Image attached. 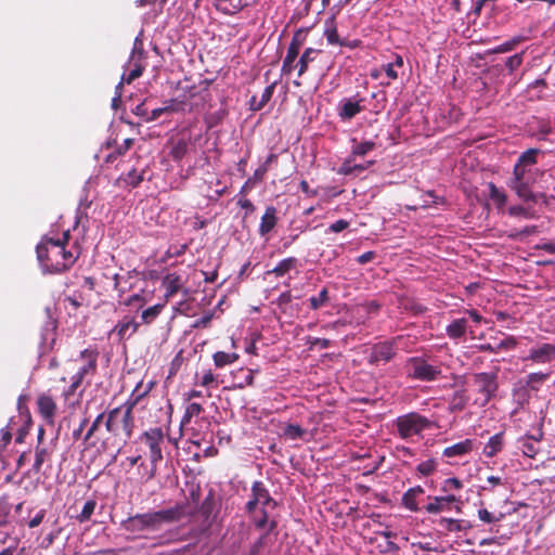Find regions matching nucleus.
Returning <instances> with one entry per match:
<instances>
[{
    "mask_svg": "<svg viewBox=\"0 0 555 555\" xmlns=\"http://www.w3.org/2000/svg\"><path fill=\"white\" fill-rule=\"evenodd\" d=\"M363 111V107L360 104V101L357 102H350L349 101V119L354 117L357 114L361 113Z\"/></svg>",
    "mask_w": 555,
    "mask_h": 555,
    "instance_id": "64",
    "label": "nucleus"
},
{
    "mask_svg": "<svg viewBox=\"0 0 555 555\" xmlns=\"http://www.w3.org/2000/svg\"><path fill=\"white\" fill-rule=\"evenodd\" d=\"M271 532H268V530L262 533L258 540L251 545L250 547V555H258L261 551V548L263 547L264 543H266V540L268 538V535L270 534Z\"/></svg>",
    "mask_w": 555,
    "mask_h": 555,
    "instance_id": "55",
    "label": "nucleus"
},
{
    "mask_svg": "<svg viewBox=\"0 0 555 555\" xmlns=\"http://www.w3.org/2000/svg\"><path fill=\"white\" fill-rule=\"evenodd\" d=\"M395 356V348L391 343L385 341L373 346L370 349V363L378 364L379 362H388Z\"/></svg>",
    "mask_w": 555,
    "mask_h": 555,
    "instance_id": "15",
    "label": "nucleus"
},
{
    "mask_svg": "<svg viewBox=\"0 0 555 555\" xmlns=\"http://www.w3.org/2000/svg\"><path fill=\"white\" fill-rule=\"evenodd\" d=\"M320 50L313 48H307L300 55L298 62L295 64V68H298L297 76L301 77L309 68V65L315 61Z\"/></svg>",
    "mask_w": 555,
    "mask_h": 555,
    "instance_id": "22",
    "label": "nucleus"
},
{
    "mask_svg": "<svg viewBox=\"0 0 555 555\" xmlns=\"http://www.w3.org/2000/svg\"><path fill=\"white\" fill-rule=\"evenodd\" d=\"M284 436L288 439L296 440L301 439L306 434V430L297 424H288L283 431Z\"/></svg>",
    "mask_w": 555,
    "mask_h": 555,
    "instance_id": "40",
    "label": "nucleus"
},
{
    "mask_svg": "<svg viewBox=\"0 0 555 555\" xmlns=\"http://www.w3.org/2000/svg\"><path fill=\"white\" fill-rule=\"evenodd\" d=\"M424 490L422 487L417 486L415 488L409 489L402 498L403 504L406 508L416 512L418 509L417 504L415 502V498L423 493Z\"/></svg>",
    "mask_w": 555,
    "mask_h": 555,
    "instance_id": "30",
    "label": "nucleus"
},
{
    "mask_svg": "<svg viewBox=\"0 0 555 555\" xmlns=\"http://www.w3.org/2000/svg\"><path fill=\"white\" fill-rule=\"evenodd\" d=\"M441 499V496H435L433 501L425 506V509L430 514H437L449 509V506L446 502H440Z\"/></svg>",
    "mask_w": 555,
    "mask_h": 555,
    "instance_id": "46",
    "label": "nucleus"
},
{
    "mask_svg": "<svg viewBox=\"0 0 555 555\" xmlns=\"http://www.w3.org/2000/svg\"><path fill=\"white\" fill-rule=\"evenodd\" d=\"M95 507H96L95 500H88L85 503L80 514L77 516V520L79 522H85V521L90 520L92 514L94 513Z\"/></svg>",
    "mask_w": 555,
    "mask_h": 555,
    "instance_id": "41",
    "label": "nucleus"
},
{
    "mask_svg": "<svg viewBox=\"0 0 555 555\" xmlns=\"http://www.w3.org/2000/svg\"><path fill=\"white\" fill-rule=\"evenodd\" d=\"M538 153H539V150L530 149L520 155L518 163L526 167L531 166L537 163Z\"/></svg>",
    "mask_w": 555,
    "mask_h": 555,
    "instance_id": "48",
    "label": "nucleus"
},
{
    "mask_svg": "<svg viewBox=\"0 0 555 555\" xmlns=\"http://www.w3.org/2000/svg\"><path fill=\"white\" fill-rule=\"evenodd\" d=\"M467 403V397L464 390H459L454 392L451 399V410L461 411L465 408Z\"/></svg>",
    "mask_w": 555,
    "mask_h": 555,
    "instance_id": "43",
    "label": "nucleus"
},
{
    "mask_svg": "<svg viewBox=\"0 0 555 555\" xmlns=\"http://www.w3.org/2000/svg\"><path fill=\"white\" fill-rule=\"evenodd\" d=\"M258 505L263 507L271 506L272 508L278 505V502L271 496L266 485L260 480H256L251 485L249 500L245 505L246 513L249 515L255 514Z\"/></svg>",
    "mask_w": 555,
    "mask_h": 555,
    "instance_id": "7",
    "label": "nucleus"
},
{
    "mask_svg": "<svg viewBox=\"0 0 555 555\" xmlns=\"http://www.w3.org/2000/svg\"><path fill=\"white\" fill-rule=\"evenodd\" d=\"M298 264V259L295 257H288L281 260L278 266L272 270L268 271V274H274L278 278L284 276L291 270L295 269Z\"/></svg>",
    "mask_w": 555,
    "mask_h": 555,
    "instance_id": "24",
    "label": "nucleus"
},
{
    "mask_svg": "<svg viewBox=\"0 0 555 555\" xmlns=\"http://www.w3.org/2000/svg\"><path fill=\"white\" fill-rule=\"evenodd\" d=\"M438 524L441 528L450 532H457L466 529V527L463 525V521L453 518H440Z\"/></svg>",
    "mask_w": 555,
    "mask_h": 555,
    "instance_id": "38",
    "label": "nucleus"
},
{
    "mask_svg": "<svg viewBox=\"0 0 555 555\" xmlns=\"http://www.w3.org/2000/svg\"><path fill=\"white\" fill-rule=\"evenodd\" d=\"M328 300V292L326 288H323L318 296H312L309 299L310 307L313 310H317L324 306V304Z\"/></svg>",
    "mask_w": 555,
    "mask_h": 555,
    "instance_id": "47",
    "label": "nucleus"
},
{
    "mask_svg": "<svg viewBox=\"0 0 555 555\" xmlns=\"http://www.w3.org/2000/svg\"><path fill=\"white\" fill-rule=\"evenodd\" d=\"M511 180H531L529 170H527L526 166L517 163L514 167V177Z\"/></svg>",
    "mask_w": 555,
    "mask_h": 555,
    "instance_id": "50",
    "label": "nucleus"
},
{
    "mask_svg": "<svg viewBox=\"0 0 555 555\" xmlns=\"http://www.w3.org/2000/svg\"><path fill=\"white\" fill-rule=\"evenodd\" d=\"M134 415L122 405L105 413V428L108 437L101 441V448L107 450L111 446L126 443L133 435Z\"/></svg>",
    "mask_w": 555,
    "mask_h": 555,
    "instance_id": "2",
    "label": "nucleus"
},
{
    "mask_svg": "<svg viewBox=\"0 0 555 555\" xmlns=\"http://www.w3.org/2000/svg\"><path fill=\"white\" fill-rule=\"evenodd\" d=\"M203 411H204V408L202 406V404L196 403V402L190 403L186 406V410L182 417L181 424L182 425L189 424L191 422L192 417L198 416Z\"/></svg>",
    "mask_w": 555,
    "mask_h": 555,
    "instance_id": "39",
    "label": "nucleus"
},
{
    "mask_svg": "<svg viewBox=\"0 0 555 555\" xmlns=\"http://www.w3.org/2000/svg\"><path fill=\"white\" fill-rule=\"evenodd\" d=\"M62 262L63 264V272L68 270L77 260L78 254L74 255L72 250H67L66 246L62 245Z\"/></svg>",
    "mask_w": 555,
    "mask_h": 555,
    "instance_id": "45",
    "label": "nucleus"
},
{
    "mask_svg": "<svg viewBox=\"0 0 555 555\" xmlns=\"http://www.w3.org/2000/svg\"><path fill=\"white\" fill-rule=\"evenodd\" d=\"M216 382V377L214 375V373L211 372V370H208L206 371L203 376H202V379L199 382L201 386L203 387H208L210 386L211 384H214Z\"/></svg>",
    "mask_w": 555,
    "mask_h": 555,
    "instance_id": "61",
    "label": "nucleus"
},
{
    "mask_svg": "<svg viewBox=\"0 0 555 555\" xmlns=\"http://www.w3.org/2000/svg\"><path fill=\"white\" fill-rule=\"evenodd\" d=\"M184 516V505L176 504L166 509L135 514L124 520L121 526L127 532L144 537V532L158 531L164 525L180 521Z\"/></svg>",
    "mask_w": 555,
    "mask_h": 555,
    "instance_id": "1",
    "label": "nucleus"
},
{
    "mask_svg": "<svg viewBox=\"0 0 555 555\" xmlns=\"http://www.w3.org/2000/svg\"><path fill=\"white\" fill-rule=\"evenodd\" d=\"M278 217L276 209L273 206H269L266 208L263 216L261 217V222L259 225V233L261 235H266L271 232L276 225Z\"/></svg>",
    "mask_w": 555,
    "mask_h": 555,
    "instance_id": "21",
    "label": "nucleus"
},
{
    "mask_svg": "<svg viewBox=\"0 0 555 555\" xmlns=\"http://www.w3.org/2000/svg\"><path fill=\"white\" fill-rule=\"evenodd\" d=\"M377 468V462L371 455L369 448H361L360 452L349 448V469L362 472L363 476L372 475Z\"/></svg>",
    "mask_w": 555,
    "mask_h": 555,
    "instance_id": "8",
    "label": "nucleus"
},
{
    "mask_svg": "<svg viewBox=\"0 0 555 555\" xmlns=\"http://www.w3.org/2000/svg\"><path fill=\"white\" fill-rule=\"evenodd\" d=\"M267 173V164H262L259 168H257L253 175L254 182H261Z\"/></svg>",
    "mask_w": 555,
    "mask_h": 555,
    "instance_id": "63",
    "label": "nucleus"
},
{
    "mask_svg": "<svg viewBox=\"0 0 555 555\" xmlns=\"http://www.w3.org/2000/svg\"><path fill=\"white\" fill-rule=\"evenodd\" d=\"M305 35L302 30H297L287 48L286 55L282 64V75H289L295 69V61L299 55L300 49L304 46Z\"/></svg>",
    "mask_w": 555,
    "mask_h": 555,
    "instance_id": "10",
    "label": "nucleus"
},
{
    "mask_svg": "<svg viewBox=\"0 0 555 555\" xmlns=\"http://www.w3.org/2000/svg\"><path fill=\"white\" fill-rule=\"evenodd\" d=\"M162 284L165 288V298L168 299L182 288L183 281L180 275L169 273L163 279Z\"/></svg>",
    "mask_w": 555,
    "mask_h": 555,
    "instance_id": "20",
    "label": "nucleus"
},
{
    "mask_svg": "<svg viewBox=\"0 0 555 555\" xmlns=\"http://www.w3.org/2000/svg\"><path fill=\"white\" fill-rule=\"evenodd\" d=\"M105 412L100 413L88 428L87 433L82 438L86 449L94 448L98 446L99 442L101 443L102 440L96 435V433L100 429L101 425L103 424Z\"/></svg>",
    "mask_w": 555,
    "mask_h": 555,
    "instance_id": "16",
    "label": "nucleus"
},
{
    "mask_svg": "<svg viewBox=\"0 0 555 555\" xmlns=\"http://www.w3.org/2000/svg\"><path fill=\"white\" fill-rule=\"evenodd\" d=\"M548 377V374L547 373H542V372H539V373H530L528 376H527V380H526V385L533 389V390H537L538 389V385L542 384L544 380H546Z\"/></svg>",
    "mask_w": 555,
    "mask_h": 555,
    "instance_id": "44",
    "label": "nucleus"
},
{
    "mask_svg": "<svg viewBox=\"0 0 555 555\" xmlns=\"http://www.w3.org/2000/svg\"><path fill=\"white\" fill-rule=\"evenodd\" d=\"M531 180H509V188L524 201L537 203L540 199L548 204V197L544 193L534 194L530 191L529 184Z\"/></svg>",
    "mask_w": 555,
    "mask_h": 555,
    "instance_id": "12",
    "label": "nucleus"
},
{
    "mask_svg": "<svg viewBox=\"0 0 555 555\" xmlns=\"http://www.w3.org/2000/svg\"><path fill=\"white\" fill-rule=\"evenodd\" d=\"M428 422L416 413H410L397 418L396 425L402 438H408L422 431Z\"/></svg>",
    "mask_w": 555,
    "mask_h": 555,
    "instance_id": "9",
    "label": "nucleus"
},
{
    "mask_svg": "<svg viewBox=\"0 0 555 555\" xmlns=\"http://www.w3.org/2000/svg\"><path fill=\"white\" fill-rule=\"evenodd\" d=\"M99 356L100 353L96 348H86L79 352L76 361H80L81 364L77 372L72 376L70 385L63 391L65 400H68L74 396L83 382H87V384L90 385L91 378L98 373Z\"/></svg>",
    "mask_w": 555,
    "mask_h": 555,
    "instance_id": "4",
    "label": "nucleus"
},
{
    "mask_svg": "<svg viewBox=\"0 0 555 555\" xmlns=\"http://www.w3.org/2000/svg\"><path fill=\"white\" fill-rule=\"evenodd\" d=\"M440 371L428 364L427 362L420 359L411 360V373L410 375L421 380H434Z\"/></svg>",
    "mask_w": 555,
    "mask_h": 555,
    "instance_id": "13",
    "label": "nucleus"
},
{
    "mask_svg": "<svg viewBox=\"0 0 555 555\" xmlns=\"http://www.w3.org/2000/svg\"><path fill=\"white\" fill-rule=\"evenodd\" d=\"M508 212L511 216H524L526 218H532L533 214L522 206H512L508 208Z\"/></svg>",
    "mask_w": 555,
    "mask_h": 555,
    "instance_id": "58",
    "label": "nucleus"
},
{
    "mask_svg": "<svg viewBox=\"0 0 555 555\" xmlns=\"http://www.w3.org/2000/svg\"><path fill=\"white\" fill-rule=\"evenodd\" d=\"M165 305L157 304L152 307H149L141 312V322L142 324L150 325L152 324L158 315L162 313Z\"/></svg>",
    "mask_w": 555,
    "mask_h": 555,
    "instance_id": "28",
    "label": "nucleus"
},
{
    "mask_svg": "<svg viewBox=\"0 0 555 555\" xmlns=\"http://www.w3.org/2000/svg\"><path fill=\"white\" fill-rule=\"evenodd\" d=\"M247 5V0H216L218 11L233 15Z\"/></svg>",
    "mask_w": 555,
    "mask_h": 555,
    "instance_id": "23",
    "label": "nucleus"
},
{
    "mask_svg": "<svg viewBox=\"0 0 555 555\" xmlns=\"http://www.w3.org/2000/svg\"><path fill=\"white\" fill-rule=\"evenodd\" d=\"M390 537H392V533L386 532L385 541L378 544V546L380 547V552L385 555H396V553L399 550L398 545L389 540Z\"/></svg>",
    "mask_w": 555,
    "mask_h": 555,
    "instance_id": "42",
    "label": "nucleus"
},
{
    "mask_svg": "<svg viewBox=\"0 0 555 555\" xmlns=\"http://www.w3.org/2000/svg\"><path fill=\"white\" fill-rule=\"evenodd\" d=\"M472 449V441L465 440L463 442L455 443L451 447H448L443 451V455L451 457L455 455H462L467 453Z\"/></svg>",
    "mask_w": 555,
    "mask_h": 555,
    "instance_id": "34",
    "label": "nucleus"
},
{
    "mask_svg": "<svg viewBox=\"0 0 555 555\" xmlns=\"http://www.w3.org/2000/svg\"><path fill=\"white\" fill-rule=\"evenodd\" d=\"M503 444V436L502 434H496L490 438L488 443L483 449V453L488 457L494 456L502 448Z\"/></svg>",
    "mask_w": 555,
    "mask_h": 555,
    "instance_id": "33",
    "label": "nucleus"
},
{
    "mask_svg": "<svg viewBox=\"0 0 555 555\" xmlns=\"http://www.w3.org/2000/svg\"><path fill=\"white\" fill-rule=\"evenodd\" d=\"M37 408L41 417L48 424L53 425L57 412V405L52 396L48 393H40L37 398Z\"/></svg>",
    "mask_w": 555,
    "mask_h": 555,
    "instance_id": "14",
    "label": "nucleus"
},
{
    "mask_svg": "<svg viewBox=\"0 0 555 555\" xmlns=\"http://www.w3.org/2000/svg\"><path fill=\"white\" fill-rule=\"evenodd\" d=\"M275 86H276V81L272 82L271 85H269L268 87L264 88V90L261 94V98L259 100V105H262V107H264L268 104V102L271 100V98L273 95Z\"/></svg>",
    "mask_w": 555,
    "mask_h": 555,
    "instance_id": "54",
    "label": "nucleus"
},
{
    "mask_svg": "<svg viewBox=\"0 0 555 555\" xmlns=\"http://www.w3.org/2000/svg\"><path fill=\"white\" fill-rule=\"evenodd\" d=\"M188 150V141L184 139H179L171 147L170 156L173 160L179 162L186 155Z\"/></svg>",
    "mask_w": 555,
    "mask_h": 555,
    "instance_id": "37",
    "label": "nucleus"
},
{
    "mask_svg": "<svg viewBox=\"0 0 555 555\" xmlns=\"http://www.w3.org/2000/svg\"><path fill=\"white\" fill-rule=\"evenodd\" d=\"M436 469V462L434 460H427L422 462L417 466V472L423 476L430 475Z\"/></svg>",
    "mask_w": 555,
    "mask_h": 555,
    "instance_id": "52",
    "label": "nucleus"
},
{
    "mask_svg": "<svg viewBox=\"0 0 555 555\" xmlns=\"http://www.w3.org/2000/svg\"><path fill=\"white\" fill-rule=\"evenodd\" d=\"M474 382L483 396L482 405L487 404L498 389L496 373H477L474 375Z\"/></svg>",
    "mask_w": 555,
    "mask_h": 555,
    "instance_id": "11",
    "label": "nucleus"
},
{
    "mask_svg": "<svg viewBox=\"0 0 555 555\" xmlns=\"http://www.w3.org/2000/svg\"><path fill=\"white\" fill-rule=\"evenodd\" d=\"M143 73V68L141 66H135V68L131 69L127 76H122V83H131L133 80L139 78Z\"/></svg>",
    "mask_w": 555,
    "mask_h": 555,
    "instance_id": "59",
    "label": "nucleus"
},
{
    "mask_svg": "<svg viewBox=\"0 0 555 555\" xmlns=\"http://www.w3.org/2000/svg\"><path fill=\"white\" fill-rule=\"evenodd\" d=\"M266 508L267 507L261 506L259 516H257L256 513L250 516L256 529L262 530L267 528L268 532H272L278 527V521L269 518V513Z\"/></svg>",
    "mask_w": 555,
    "mask_h": 555,
    "instance_id": "19",
    "label": "nucleus"
},
{
    "mask_svg": "<svg viewBox=\"0 0 555 555\" xmlns=\"http://www.w3.org/2000/svg\"><path fill=\"white\" fill-rule=\"evenodd\" d=\"M490 197L496 202L500 206L504 205L506 202V195L500 191L493 183H490Z\"/></svg>",
    "mask_w": 555,
    "mask_h": 555,
    "instance_id": "51",
    "label": "nucleus"
},
{
    "mask_svg": "<svg viewBox=\"0 0 555 555\" xmlns=\"http://www.w3.org/2000/svg\"><path fill=\"white\" fill-rule=\"evenodd\" d=\"M478 517H479V519L481 521L487 522V524H491V522L500 521L501 518L503 517V514H500L499 517H495L488 509L481 508V509L478 511Z\"/></svg>",
    "mask_w": 555,
    "mask_h": 555,
    "instance_id": "53",
    "label": "nucleus"
},
{
    "mask_svg": "<svg viewBox=\"0 0 555 555\" xmlns=\"http://www.w3.org/2000/svg\"><path fill=\"white\" fill-rule=\"evenodd\" d=\"M465 332H466V320L465 319L454 320L447 327V334L451 338H460L465 334Z\"/></svg>",
    "mask_w": 555,
    "mask_h": 555,
    "instance_id": "35",
    "label": "nucleus"
},
{
    "mask_svg": "<svg viewBox=\"0 0 555 555\" xmlns=\"http://www.w3.org/2000/svg\"><path fill=\"white\" fill-rule=\"evenodd\" d=\"M166 438L168 442L173 443L176 448L178 447L177 439L171 438L162 427L149 428L144 430L139 438L140 441L149 448L150 468L145 469L144 474H142V478L145 481H150L156 476L158 463L164 457L162 446L165 443Z\"/></svg>",
    "mask_w": 555,
    "mask_h": 555,
    "instance_id": "3",
    "label": "nucleus"
},
{
    "mask_svg": "<svg viewBox=\"0 0 555 555\" xmlns=\"http://www.w3.org/2000/svg\"><path fill=\"white\" fill-rule=\"evenodd\" d=\"M52 452V449L42 444H37L35 450V462L33 464V470L35 473H39L41 470L43 463L51 457Z\"/></svg>",
    "mask_w": 555,
    "mask_h": 555,
    "instance_id": "25",
    "label": "nucleus"
},
{
    "mask_svg": "<svg viewBox=\"0 0 555 555\" xmlns=\"http://www.w3.org/2000/svg\"><path fill=\"white\" fill-rule=\"evenodd\" d=\"M44 516H46V511L44 509H40L37 513V515L28 521V524H27L28 527L29 528L38 527L42 522Z\"/></svg>",
    "mask_w": 555,
    "mask_h": 555,
    "instance_id": "62",
    "label": "nucleus"
},
{
    "mask_svg": "<svg viewBox=\"0 0 555 555\" xmlns=\"http://www.w3.org/2000/svg\"><path fill=\"white\" fill-rule=\"evenodd\" d=\"M62 243L52 237H44L37 246V258L46 272L62 273Z\"/></svg>",
    "mask_w": 555,
    "mask_h": 555,
    "instance_id": "6",
    "label": "nucleus"
},
{
    "mask_svg": "<svg viewBox=\"0 0 555 555\" xmlns=\"http://www.w3.org/2000/svg\"><path fill=\"white\" fill-rule=\"evenodd\" d=\"M131 279L130 273L128 272L126 276H121L119 274L114 275V286L118 292L119 297L129 292L132 288V284L129 282Z\"/></svg>",
    "mask_w": 555,
    "mask_h": 555,
    "instance_id": "36",
    "label": "nucleus"
},
{
    "mask_svg": "<svg viewBox=\"0 0 555 555\" xmlns=\"http://www.w3.org/2000/svg\"><path fill=\"white\" fill-rule=\"evenodd\" d=\"M375 146V143L372 142V141H364V142H361V143H357L353 149H352V153L353 155L356 156H363L365 155L369 151L373 150Z\"/></svg>",
    "mask_w": 555,
    "mask_h": 555,
    "instance_id": "49",
    "label": "nucleus"
},
{
    "mask_svg": "<svg viewBox=\"0 0 555 555\" xmlns=\"http://www.w3.org/2000/svg\"><path fill=\"white\" fill-rule=\"evenodd\" d=\"M145 170H138L135 168L129 170L126 175L119 178L126 185L137 188L144 180Z\"/></svg>",
    "mask_w": 555,
    "mask_h": 555,
    "instance_id": "29",
    "label": "nucleus"
},
{
    "mask_svg": "<svg viewBox=\"0 0 555 555\" xmlns=\"http://www.w3.org/2000/svg\"><path fill=\"white\" fill-rule=\"evenodd\" d=\"M324 36L330 44L345 46L344 40L339 39L335 17H331L326 21Z\"/></svg>",
    "mask_w": 555,
    "mask_h": 555,
    "instance_id": "26",
    "label": "nucleus"
},
{
    "mask_svg": "<svg viewBox=\"0 0 555 555\" xmlns=\"http://www.w3.org/2000/svg\"><path fill=\"white\" fill-rule=\"evenodd\" d=\"M133 142L134 140L131 138L124 140V142L120 145H118L114 152L107 154L104 162L107 164L115 162L119 156L125 155L131 149Z\"/></svg>",
    "mask_w": 555,
    "mask_h": 555,
    "instance_id": "32",
    "label": "nucleus"
},
{
    "mask_svg": "<svg viewBox=\"0 0 555 555\" xmlns=\"http://www.w3.org/2000/svg\"><path fill=\"white\" fill-rule=\"evenodd\" d=\"M555 358V346L551 344H543L537 348L530 350L528 359L538 362L545 363Z\"/></svg>",
    "mask_w": 555,
    "mask_h": 555,
    "instance_id": "17",
    "label": "nucleus"
},
{
    "mask_svg": "<svg viewBox=\"0 0 555 555\" xmlns=\"http://www.w3.org/2000/svg\"><path fill=\"white\" fill-rule=\"evenodd\" d=\"M12 423H13V420L11 418L9 425L1 429V441L4 447L7 444H9L12 440V434H11V424Z\"/></svg>",
    "mask_w": 555,
    "mask_h": 555,
    "instance_id": "60",
    "label": "nucleus"
},
{
    "mask_svg": "<svg viewBox=\"0 0 555 555\" xmlns=\"http://www.w3.org/2000/svg\"><path fill=\"white\" fill-rule=\"evenodd\" d=\"M13 504L9 501L8 496L0 498V527L10 524L11 520H15V517L11 514Z\"/></svg>",
    "mask_w": 555,
    "mask_h": 555,
    "instance_id": "27",
    "label": "nucleus"
},
{
    "mask_svg": "<svg viewBox=\"0 0 555 555\" xmlns=\"http://www.w3.org/2000/svg\"><path fill=\"white\" fill-rule=\"evenodd\" d=\"M521 63H522V53H517L507 59L506 66L509 69V72H514L521 65Z\"/></svg>",
    "mask_w": 555,
    "mask_h": 555,
    "instance_id": "56",
    "label": "nucleus"
},
{
    "mask_svg": "<svg viewBox=\"0 0 555 555\" xmlns=\"http://www.w3.org/2000/svg\"><path fill=\"white\" fill-rule=\"evenodd\" d=\"M142 382L138 383L135 388L132 390L128 399L121 404L124 408L128 409L133 413V409L140 403V401L147 396L151 391L153 384H149L143 390Z\"/></svg>",
    "mask_w": 555,
    "mask_h": 555,
    "instance_id": "18",
    "label": "nucleus"
},
{
    "mask_svg": "<svg viewBox=\"0 0 555 555\" xmlns=\"http://www.w3.org/2000/svg\"><path fill=\"white\" fill-rule=\"evenodd\" d=\"M146 301L147 300L144 295L138 293L119 302L120 305L129 308L128 313L117 322L112 331L119 340L129 338L139 331L141 323L137 321L135 315L140 310H142Z\"/></svg>",
    "mask_w": 555,
    "mask_h": 555,
    "instance_id": "5",
    "label": "nucleus"
},
{
    "mask_svg": "<svg viewBox=\"0 0 555 555\" xmlns=\"http://www.w3.org/2000/svg\"><path fill=\"white\" fill-rule=\"evenodd\" d=\"M212 359L215 365L221 369L224 367L225 365L234 363L238 359V354L234 352L229 353L224 351H217L214 353Z\"/></svg>",
    "mask_w": 555,
    "mask_h": 555,
    "instance_id": "31",
    "label": "nucleus"
},
{
    "mask_svg": "<svg viewBox=\"0 0 555 555\" xmlns=\"http://www.w3.org/2000/svg\"><path fill=\"white\" fill-rule=\"evenodd\" d=\"M520 41H521L520 37L513 38L511 41H507V42L501 44L500 47H498L496 49H494V52L495 53L508 52V51L513 50Z\"/></svg>",
    "mask_w": 555,
    "mask_h": 555,
    "instance_id": "57",
    "label": "nucleus"
}]
</instances>
